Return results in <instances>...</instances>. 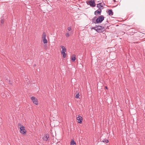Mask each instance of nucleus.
<instances>
[{
    "instance_id": "1",
    "label": "nucleus",
    "mask_w": 145,
    "mask_h": 145,
    "mask_svg": "<svg viewBox=\"0 0 145 145\" xmlns=\"http://www.w3.org/2000/svg\"><path fill=\"white\" fill-rule=\"evenodd\" d=\"M18 126L20 127V133L23 134H25L26 133V131L25 129V127L22 126L20 123H18Z\"/></svg>"
},
{
    "instance_id": "2",
    "label": "nucleus",
    "mask_w": 145,
    "mask_h": 145,
    "mask_svg": "<svg viewBox=\"0 0 145 145\" xmlns=\"http://www.w3.org/2000/svg\"><path fill=\"white\" fill-rule=\"evenodd\" d=\"M60 47L62 48L61 52V54L63 55V58H65L67 55L65 53L66 52V49L64 46H61Z\"/></svg>"
},
{
    "instance_id": "3",
    "label": "nucleus",
    "mask_w": 145,
    "mask_h": 145,
    "mask_svg": "<svg viewBox=\"0 0 145 145\" xmlns=\"http://www.w3.org/2000/svg\"><path fill=\"white\" fill-rule=\"evenodd\" d=\"M104 19V16L103 15L100 16L96 19L95 22L94 23L95 24L100 23L103 21Z\"/></svg>"
},
{
    "instance_id": "4",
    "label": "nucleus",
    "mask_w": 145,
    "mask_h": 145,
    "mask_svg": "<svg viewBox=\"0 0 145 145\" xmlns=\"http://www.w3.org/2000/svg\"><path fill=\"white\" fill-rule=\"evenodd\" d=\"M105 30V28L101 26H98L96 27V31L98 33H102Z\"/></svg>"
},
{
    "instance_id": "5",
    "label": "nucleus",
    "mask_w": 145,
    "mask_h": 145,
    "mask_svg": "<svg viewBox=\"0 0 145 145\" xmlns=\"http://www.w3.org/2000/svg\"><path fill=\"white\" fill-rule=\"evenodd\" d=\"M46 34L45 32H43L42 36V39L43 42L44 44H46L47 43V40L46 39Z\"/></svg>"
},
{
    "instance_id": "6",
    "label": "nucleus",
    "mask_w": 145,
    "mask_h": 145,
    "mask_svg": "<svg viewBox=\"0 0 145 145\" xmlns=\"http://www.w3.org/2000/svg\"><path fill=\"white\" fill-rule=\"evenodd\" d=\"M87 4H89L92 7H95L96 4L94 0H91L90 1H88Z\"/></svg>"
},
{
    "instance_id": "7",
    "label": "nucleus",
    "mask_w": 145,
    "mask_h": 145,
    "mask_svg": "<svg viewBox=\"0 0 145 145\" xmlns=\"http://www.w3.org/2000/svg\"><path fill=\"white\" fill-rule=\"evenodd\" d=\"M31 99L33 101V103L36 105H38V103L37 99L33 96H32L31 97Z\"/></svg>"
},
{
    "instance_id": "8",
    "label": "nucleus",
    "mask_w": 145,
    "mask_h": 145,
    "mask_svg": "<svg viewBox=\"0 0 145 145\" xmlns=\"http://www.w3.org/2000/svg\"><path fill=\"white\" fill-rule=\"evenodd\" d=\"M49 138V135L48 134H46L44 136L43 139L44 141H48Z\"/></svg>"
},
{
    "instance_id": "9",
    "label": "nucleus",
    "mask_w": 145,
    "mask_h": 145,
    "mask_svg": "<svg viewBox=\"0 0 145 145\" xmlns=\"http://www.w3.org/2000/svg\"><path fill=\"white\" fill-rule=\"evenodd\" d=\"M77 120L78 121V122L80 123H82V117L80 116H78L77 117Z\"/></svg>"
},
{
    "instance_id": "10",
    "label": "nucleus",
    "mask_w": 145,
    "mask_h": 145,
    "mask_svg": "<svg viewBox=\"0 0 145 145\" xmlns=\"http://www.w3.org/2000/svg\"><path fill=\"white\" fill-rule=\"evenodd\" d=\"M101 12V9H99V10H97L95 11V14L96 15H98V14L100 15Z\"/></svg>"
},
{
    "instance_id": "11",
    "label": "nucleus",
    "mask_w": 145,
    "mask_h": 145,
    "mask_svg": "<svg viewBox=\"0 0 145 145\" xmlns=\"http://www.w3.org/2000/svg\"><path fill=\"white\" fill-rule=\"evenodd\" d=\"M97 7L99 8V9H103L104 7L101 5V3L98 4L97 5Z\"/></svg>"
},
{
    "instance_id": "12",
    "label": "nucleus",
    "mask_w": 145,
    "mask_h": 145,
    "mask_svg": "<svg viewBox=\"0 0 145 145\" xmlns=\"http://www.w3.org/2000/svg\"><path fill=\"white\" fill-rule=\"evenodd\" d=\"M71 59L72 61L74 62L76 60V56L74 54H73L71 56Z\"/></svg>"
},
{
    "instance_id": "13",
    "label": "nucleus",
    "mask_w": 145,
    "mask_h": 145,
    "mask_svg": "<svg viewBox=\"0 0 145 145\" xmlns=\"http://www.w3.org/2000/svg\"><path fill=\"white\" fill-rule=\"evenodd\" d=\"M108 13L110 16H112L113 14V13L112 10H109L108 11Z\"/></svg>"
},
{
    "instance_id": "14",
    "label": "nucleus",
    "mask_w": 145,
    "mask_h": 145,
    "mask_svg": "<svg viewBox=\"0 0 145 145\" xmlns=\"http://www.w3.org/2000/svg\"><path fill=\"white\" fill-rule=\"evenodd\" d=\"M70 145H76V143L73 140H71Z\"/></svg>"
},
{
    "instance_id": "15",
    "label": "nucleus",
    "mask_w": 145,
    "mask_h": 145,
    "mask_svg": "<svg viewBox=\"0 0 145 145\" xmlns=\"http://www.w3.org/2000/svg\"><path fill=\"white\" fill-rule=\"evenodd\" d=\"M103 142H105L106 143H108L109 142V141L108 140H104Z\"/></svg>"
},
{
    "instance_id": "16",
    "label": "nucleus",
    "mask_w": 145,
    "mask_h": 145,
    "mask_svg": "<svg viewBox=\"0 0 145 145\" xmlns=\"http://www.w3.org/2000/svg\"><path fill=\"white\" fill-rule=\"evenodd\" d=\"M79 95H79V93H78L77 94H76V98H77V99L79 97Z\"/></svg>"
},
{
    "instance_id": "17",
    "label": "nucleus",
    "mask_w": 145,
    "mask_h": 145,
    "mask_svg": "<svg viewBox=\"0 0 145 145\" xmlns=\"http://www.w3.org/2000/svg\"><path fill=\"white\" fill-rule=\"evenodd\" d=\"M65 36L67 37H68L69 36V35L68 33H67L65 34Z\"/></svg>"
},
{
    "instance_id": "18",
    "label": "nucleus",
    "mask_w": 145,
    "mask_h": 145,
    "mask_svg": "<svg viewBox=\"0 0 145 145\" xmlns=\"http://www.w3.org/2000/svg\"><path fill=\"white\" fill-rule=\"evenodd\" d=\"M67 29H68V30L69 31L71 30V27H68V28Z\"/></svg>"
},
{
    "instance_id": "19",
    "label": "nucleus",
    "mask_w": 145,
    "mask_h": 145,
    "mask_svg": "<svg viewBox=\"0 0 145 145\" xmlns=\"http://www.w3.org/2000/svg\"><path fill=\"white\" fill-rule=\"evenodd\" d=\"M92 29H93L95 30L96 31V27H93Z\"/></svg>"
},
{
    "instance_id": "20",
    "label": "nucleus",
    "mask_w": 145,
    "mask_h": 145,
    "mask_svg": "<svg viewBox=\"0 0 145 145\" xmlns=\"http://www.w3.org/2000/svg\"><path fill=\"white\" fill-rule=\"evenodd\" d=\"M105 88L106 89H108V88L106 86H105Z\"/></svg>"
},
{
    "instance_id": "21",
    "label": "nucleus",
    "mask_w": 145,
    "mask_h": 145,
    "mask_svg": "<svg viewBox=\"0 0 145 145\" xmlns=\"http://www.w3.org/2000/svg\"><path fill=\"white\" fill-rule=\"evenodd\" d=\"M1 23L3 24V21L2 20L1 21Z\"/></svg>"
},
{
    "instance_id": "22",
    "label": "nucleus",
    "mask_w": 145,
    "mask_h": 145,
    "mask_svg": "<svg viewBox=\"0 0 145 145\" xmlns=\"http://www.w3.org/2000/svg\"><path fill=\"white\" fill-rule=\"evenodd\" d=\"M56 145H59L58 143H57V144H56Z\"/></svg>"
},
{
    "instance_id": "23",
    "label": "nucleus",
    "mask_w": 145,
    "mask_h": 145,
    "mask_svg": "<svg viewBox=\"0 0 145 145\" xmlns=\"http://www.w3.org/2000/svg\"><path fill=\"white\" fill-rule=\"evenodd\" d=\"M10 80H9V83H10V84H11V83H10Z\"/></svg>"
},
{
    "instance_id": "24",
    "label": "nucleus",
    "mask_w": 145,
    "mask_h": 145,
    "mask_svg": "<svg viewBox=\"0 0 145 145\" xmlns=\"http://www.w3.org/2000/svg\"><path fill=\"white\" fill-rule=\"evenodd\" d=\"M36 65H34V67H35L36 66Z\"/></svg>"
}]
</instances>
